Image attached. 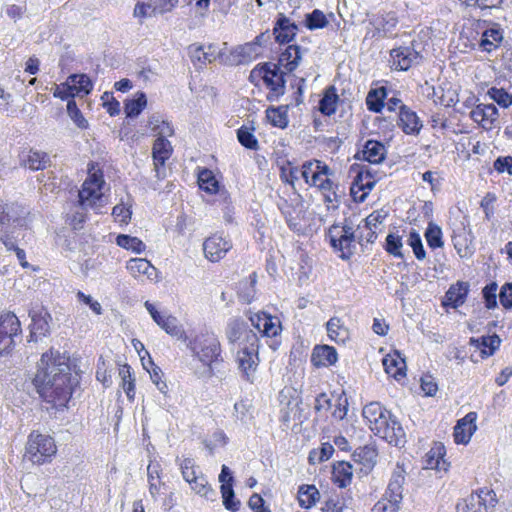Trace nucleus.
Segmentation results:
<instances>
[{"mask_svg": "<svg viewBox=\"0 0 512 512\" xmlns=\"http://www.w3.org/2000/svg\"><path fill=\"white\" fill-rule=\"evenodd\" d=\"M297 31L298 26L294 22H291L284 14H279L273 28V35L277 43H289L294 39Z\"/></svg>", "mask_w": 512, "mask_h": 512, "instance_id": "nucleus-18", "label": "nucleus"}, {"mask_svg": "<svg viewBox=\"0 0 512 512\" xmlns=\"http://www.w3.org/2000/svg\"><path fill=\"white\" fill-rule=\"evenodd\" d=\"M497 284L495 282H491L487 284L483 290V298L485 301V306L487 309H494L497 307Z\"/></svg>", "mask_w": 512, "mask_h": 512, "instance_id": "nucleus-62", "label": "nucleus"}, {"mask_svg": "<svg viewBox=\"0 0 512 512\" xmlns=\"http://www.w3.org/2000/svg\"><path fill=\"white\" fill-rule=\"evenodd\" d=\"M319 497V491L314 485H302L298 491L299 505L303 508H310Z\"/></svg>", "mask_w": 512, "mask_h": 512, "instance_id": "nucleus-44", "label": "nucleus"}, {"mask_svg": "<svg viewBox=\"0 0 512 512\" xmlns=\"http://www.w3.org/2000/svg\"><path fill=\"white\" fill-rule=\"evenodd\" d=\"M404 483V470L397 467V469L392 473L384 497L393 500L394 503H401Z\"/></svg>", "mask_w": 512, "mask_h": 512, "instance_id": "nucleus-26", "label": "nucleus"}, {"mask_svg": "<svg viewBox=\"0 0 512 512\" xmlns=\"http://www.w3.org/2000/svg\"><path fill=\"white\" fill-rule=\"evenodd\" d=\"M189 484L191 485L192 490L207 499L210 498L209 494L215 495L214 490L210 487L207 479L202 474L195 477V480H191Z\"/></svg>", "mask_w": 512, "mask_h": 512, "instance_id": "nucleus-55", "label": "nucleus"}, {"mask_svg": "<svg viewBox=\"0 0 512 512\" xmlns=\"http://www.w3.org/2000/svg\"><path fill=\"white\" fill-rule=\"evenodd\" d=\"M408 245L412 248L415 257L418 260H423L426 257V251L424 249L420 234L416 230H412L409 233Z\"/></svg>", "mask_w": 512, "mask_h": 512, "instance_id": "nucleus-56", "label": "nucleus"}, {"mask_svg": "<svg viewBox=\"0 0 512 512\" xmlns=\"http://www.w3.org/2000/svg\"><path fill=\"white\" fill-rule=\"evenodd\" d=\"M67 112L72 121L81 129L88 127V121L82 115V112L78 108L74 99H70L67 102Z\"/></svg>", "mask_w": 512, "mask_h": 512, "instance_id": "nucleus-57", "label": "nucleus"}, {"mask_svg": "<svg viewBox=\"0 0 512 512\" xmlns=\"http://www.w3.org/2000/svg\"><path fill=\"white\" fill-rule=\"evenodd\" d=\"M119 375L122 379V387L129 400H133L135 396V379L132 377L131 367L123 365L119 369Z\"/></svg>", "mask_w": 512, "mask_h": 512, "instance_id": "nucleus-49", "label": "nucleus"}, {"mask_svg": "<svg viewBox=\"0 0 512 512\" xmlns=\"http://www.w3.org/2000/svg\"><path fill=\"white\" fill-rule=\"evenodd\" d=\"M338 360V354L334 347L329 345H316L312 351L311 362L316 367H328Z\"/></svg>", "mask_w": 512, "mask_h": 512, "instance_id": "nucleus-24", "label": "nucleus"}, {"mask_svg": "<svg viewBox=\"0 0 512 512\" xmlns=\"http://www.w3.org/2000/svg\"><path fill=\"white\" fill-rule=\"evenodd\" d=\"M348 399L344 392L339 394L334 404L335 408L332 412V416L337 420H343L348 412Z\"/></svg>", "mask_w": 512, "mask_h": 512, "instance_id": "nucleus-63", "label": "nucleus"}, {"mask_svg": "<svg viewBox=\"0 0 512 512\" xmlns=\"http://www.w3.org/2000/svg\"><path fill=\"white\" fill-rule=\"evenodd\" d=\"M266 117L272 126L285 129L288 126V106H270L266 109Z\"/></svg>", "mask_w": 512, "mask_h": 512, "instance_id": "nucleus-37", "label": "nucleus"}, {"mask_svg": "<svg viewBox=\"0 0 512 512\" xmlns=\"http://www.w3.org/2000/svg\"><path fill=\"white\" fill-rule=\"evenodd\" d=\"M172 151L173 149L171 143L166 139L165 136L159 135L155 140L152 148L154 169L158 179L165 177L164 172L162 173L161 171V167H164L165 162L170 158Z\"/></svg>", "mask_w": 512, "mask_h": 512, "instance_id": "nucleus-16", "label": "nucleus"}, {"mask_svg": "<svg viewBox=\"0 0 512 512\" xmlns=\"http://www.w3.org/2000/svg\"><path fill=\"white\" fill-rule=\"evenodd\" d=\"M56 451L57 447L51 436L33 431L28 436L24 456L33 464L40 465L50 462Z\"/></svg>", "mask_w": 512, "mask_h": 512, "instance_id": "nucleus-5", "label": "nucleus"}, {"mask_svg": "<svg viewBox=\"0 0 512 512\" xmlns=\"http://www.w3.org/2000/svg\"><path fill=\"white\" fill-rule=\"evenodd\" d=\"M251 404L248 401H238L234 404V416L237 421L247 425L252 419Z\"/></svg>", "mask_w": 512, "mask_h": 512, "instance_id": "nucleus-52", "label": "nucleus"}, {"mask_svg": "<svg viewBox=\"0 0 512 512\" xmlns=\"http://www.w3.org/2000/svg\"><path fill=\"white\" fill-rule=\"evenodd\" d=\"M487 95L503 108H508L512 105V94L503 88L492 87L488 90Z\"/></svg>", "mask_w": 512, "mask_h": 512, "instance_id": "nucleus-53", "label": "nucleus"}, {"mask_svg": "<svg viewBox=\"0 0 512 512\" xmlns=\"http://www.w3.org/2000/svg\"><path fill=\"white\" fill-rule=\"evenodd\" d=\"M159 326L171 336L181 338L184 335V330L182 329V326L179 325L176 317L166 316L159 324Z\"/></svg>", "mask_w": 512, "mask_h": 512, "instance_id": "nucleus-58", "label": "nucleus"}, {"mask_svg": "<svg viewBox=\"0 0 512 512\" xmlns=\"http://www.w3.org/2000/svg\"><path fill=\"white\" fill-rule=\"evenodd\" d=\"M327 334L332 341L336 343H345L349 338L348 329L342 324L338 317H332L326 323Z\"/></svg>", "mask_w": 512, "mask_h": 512, "instance_id": "nucleus-36", "label": "nucleus"}, {"mask_svg": "<svg viewBox=\"0 0 512 512\" xmlns=\"http://www.w3.org/2000/svg\"><path fill=\"white\" fill-rule=\"evenodd\" d=\"M259 342L248 344L243 343L239 345L238 351L236 354V362L238 364V369L240 370L242 377L253 383L255 378V373L259 365Z\"/></svg>", "mask_w": 512, "mask_h": 512, "instance_id": "nucleus-9", "label": "nucleus"}, {"mask_svg": "<svg viewBox=\"0 0 512 512\" xmlns=\"http://www.w3.org/2000/svg\"><path fill=\"white\" fill-rule=\"evenodd\" d=\"M116 243L118 246L127 249L132 250L135 253H141L145 250L146 245L143 243L142 240H140L137 237H133L126 234H120L116 238Z\"/></svg>", "mask_w": 512, "mask_h": 512, "instance_id": "nucleus-48", "label": "nucleus"}, {"mask_svg": "<svg viewBox=\"0 0 512 512\" xmlns=\"http://www.w3.org/2000/svg\"><path fill=\"white\" fill-rule=\"evenodd\" d=\"M469 287V283L463 281H457V283L451 285L445 294L443 305L451 308L462 306L466 301Z\"/></svg>", "mask_w": 512, "mask_h": 512, "instance_id": "nucleus-22", "label": "nucleus"}, {"mask_svg": "<svg viewBox=\"0 0 512 512\" xmlns=\"http://www.w3.org/2000/svg\"><path fill=\"white\" fill-rule=\"evenodd\" d=\"M445 447L441 443H437L431 450L426 454L425 468L435 469L437 471H447L448 463L444 459Z\"/></svg>", "mask_w": 512, "mask_h": 512, "instance_id": "nucleus-30", "label": "nucleus"}, {"mask_svg": "<svg viewBox=\"0 0 512 512\" xmlns=\"http://www.w3.org/2000/svg\"><path fill=\"white\" fill-rule=\"evenodd\" d=\"M338 100L339 96L336 92V88L334 86H329L319 101V111L323 115L331 116L336 112Z\"/></svg>", "mask_w": 512, "mask_h": 512, "instance_id": "nucleus-40", "label": "nucleus"}, {"mask_svg": "<svg viewBox=\"0 0 512 512\" xmlns=\"http://www.w3.org/2000/svg\"><path fill=\"white\" fill-rule=\"evenodd\" d=\"M328 237L331 246L335 251H340V257L349 259L355 251L356 241L363 245V232L356 233L351 225L345 220L344 225H333L329 228Z\"/></svg>", "mask_w": 512, "mask_h": 512, "instance_id": "nucleus-4", "label": "nucleus"}, {"mask_svg": "<svg viewBox=\"0 0 512 512\" xmlns=\"http://www.w3.org/2000/svg\"><path fill=\"white\" fill-rule=\"evenodd\" d=\"M220 491L223 498V505L227 510L237 511L240 508V501L235 499V493L231 483L221 485Z\"/></svg>", "mask_w": 512, "mask_h": 512, "instance_id": "nucleus-50", "label": "nucleus"}, {"mask_svg": "<svg viewBox=\"0 0 512 512\" xmlns=\"http://www.w3.org/2000/svg\"><path fill=\"white\" fill-rule=\"evenodd\" d=\"M257 274L251 273L248 278L241 280L238 284V297L243 303H251L255 297Z\"/></svg>", "mask_w": 512, "mask_h": 512, "instance_id": "nucleus-39", "label": "nucleus"}, {"mask_svg": "<svg viewBox=\"0 0 512 512\" xmlns=\"http://www.w3.org/2000/svg\"><path fill=\"white\" fill-rule=\"evenodd\" d=\"M294 201L295 200H291V202H289L287 199L279 197V200L277 201V207L281 214L284 216L288 227L294 232H299L301 230V224L299 221V215L294 205Z\"/></svg>", "mask_w": 512, "mask_h": 512, "instance_id": "nucleus-27", "label": "nucleus"}, {"mask_svg": "<svg viewBox=\"0 0 512 512\" xmlns=\"http://www.w3.org/2000/svg\"><path fill=\"white\" fill-rule=\"evenodd\" d=\"M387 98V90L384 87L369 91L366 97V105L369 111L380 113L385 107V99Z\"/></svg>", "mask_w": 512, "mask_h": 512, "instance_id": "nucleus-43", "label": "nucleus"}, {"mask_svg": "<svg viewBox=\"0 0 512 512\" xmlns=\"http://www.w3.org/2000/svg\"><path fill=\"white\" fill-rule=\"evenodd\" d=\"M225 334L229 344L238 343L239 346L243 343L259 342L258 335L250 329L247 322L240 318H232L228 321Z\"/></svg>", "mask_w": 512, "mask_h": 512, "instance_id": "nucleus-12", "label": "nucleus"}, {"mask_svg": "<svg viewBox=\"0 0 512 512\" xmlns=\"http://www.w3.org/2000/svg\"><path fill=\"white\" fill-rule=\"evenodd\" d=\"M80 383V374L71 373L69 357L50 350L42 354L33 384L39 395L56 409L66 407Z\"/></svg>", "mask_w": 512, "mask_h": 512, "instance_id": "nucleus-1", "label": "nucleus"}, {"mask_svg": "<svg viewBox=\"0 0 512 512\" xmlns=\"http://www.w3.org/2000/svg\"><path fill=\"white\" fill-rule=\"evenodd\" d=\"M101 173H90L84 181L82 189L79 191V201L82 205L93 206L102 196V187L104 185Z\"/></svg>", "mask_w": 512, "mask_h": 512, "instance_id": "nucleus-13", "label": "nucleus"}, {"mask_svg": "<svg viewBox=\"0 0 512 512\" xmlns=\"http://www.w3.org/2000/svg\"><path fill=\"white\" fill-rule=\"evenodd\" d=\"M428 246L431 249L441 248L444 245L442 230L434 222H429L424 233Z\"/></svg>", "mask_w": 512, "mask_h": 512, "instance_id": "nucleus-46", "label": "nucleus"}, {"mask_svg": "<svg viewBox=\"0 0 512 512\" xmlns=\"http://www.w3.org/2000/svg\"><path fill=\"white\" fill-rule=\"evenodd\" d=\"M68 80L72 87H74L76 95H79L80 93L88 95L93 89L92 81L86 74H71L68 77Z\"/></svg>", "mask_w": 512, "mask_h": 512, "instance_id": "nucleus-45", "label": "nucleus"}, {"mask_svg": "<svg viewBox=\"0 0 512 512\" xmlns=\"http://www.w3.org/2000/svg\"><path fill=\"white\" fill-rule=\"evenodd\" d=\"M400 503L383 497L372 508V512H398Z\"/></svg>", "mask_w": 512, "mask_h": 512, "instance_id": "nucleus-64", "label": "nucleus"}, {"mask_svg": "<svg viewBox=\"0 0 512 512\" xmlns=\"http://www.w3.org/2000/svg\"><path fill=\"white\" fill-rule=\"evenodd\" d=\"M402 238L399 235L389 233L386 237V251L394 257L402 258Z\"/></svg>", "mask_w": 512, "mask_h": 512, "instance_id": "nucleus-59", "label": "nucleus"}, {"mask_svg": "<svg viewBox=\"0 0 512 512\" xmlns=\"http://www.w3.org/2000/svg\"><path fill=\"white\" fill-rule=\"evenodd\" d=\"M338 188V184L333 183L329 178H325L319 183V189L323 193L324 202L328 208H330V204H333L332 208H338L340 202V196L337 193Z\"/></svg>", "mask_w": 512, "mask_h": 512, "instance_id": "nucleus-41", "label": "nucleus"}, {"mask_svg": "<svg viewBox=\"0 0 512 512\" xmlns=\"http://www.w3.org/2000/svg\"><path fill=\"white\" fill-rule=\"evenodd\" d=\"M126 268L134 278L146 276L147 279L152 280L157 273V269L144 258L130 259Z\"/></svg>", "mask_w": 512, "mask_h": 512, "instance_id": "nucleus-29", "label": "nucleus"}, {"mask_svg": "<svg viewBox=\"0 0 512 512\" xmlns=\"http://www.w3.org/2000/svg\"><path fill=\"white\" fill-rule=\"evenodd\" d=\"M332 475L339 488H346L352 482L353 467L349 462L339 461L333 465Z\"/></svg>", "mask_w": 512, "mask_h": 512, "instance_id": "nucleus-32", "label": "nucleus"}, {"mask_svg": "<svg viewBox=\"0 0 512 512\" xmlns=\"http://www.w3.org/2000/svg\"><path fill=\"white\" fill-rule=\"evenodd\" d=\"M28 315L31 318V324L27 342L37 343L50 334L52 317L44 306L38 304L29 309Z\"/></svg>", "mask_w": 512, "mask_h": 512, "instance_id": "nucleus-10", "label": "nucleus"}, {"mask_svg": "<svg viewBox=\"0 0 512 512\" xmlns=\"http://www.w3.org/2000/svg\"><path fill=\"white\" fill-rule=\"evenodd\" d=\"M262 55L258 46L255 43L247 42L243 45H238L231 51L232 61L236 65L248 64Z\"/></svg>", "mask_w": 512, "mask_h": 512, "instance_id": "nucleus-23", "label": "nucleus"}, {"mask_svg": "<svg viewBox=\"0 0 512 512\" xmlns=\"http://www.w3.org/2000/svg\"><path fill=\"white\" fill-rule=\"evenodd\" d=\"M483 113L485 123H482V127L486 130H490L495 127L498 119V109L494 104H483Z\"/></svg>", "mask_w": 512, "mask_h": 512, "instance_id": "nucleus-60", "label": "nucleus"}, {"mask_svg": "<svg viewBox=\"0 0 512 512\" xmlns=\"http://www.w3.org/2000/svg\"><path fill=\"white\" fill-rule=\"evenodd\" d=\"M301 57V47L289 45L280 53L277 65L280 68L284 67L288 72H292L298 67Z\"/></svg>", "mask_w": 512, "mask_h": 512, "instance_id": "nucleus-31", "label": "nucleus"}, {"mask_svg": "<svg viewBox=\"0 0 512 512\" xmlns=\"http://www.w3.org/2000/svg\"><path fill=\"white\" fill-rule=\"evenodd\" d=\"M305 25L309 30L321 29L328 25V20L322 11L315 9L306 15Z\"/></svg>", "mask_w": 512, "mask_h": 512, "instance_id": "nucleus-51", "label": "nucleus"}, {"mask_svg": "<svg viewBox=\"0 0 512 512\" xmlns=\"http://www.w3.org/2000/svg\"><path fill=\"white\" fill-rule=\"evenodd\" d=\"M231 248V242L220 235H213L203 243L205 257L211 262L221 260Z\"/></svg>", "mask_w": 512, "mask_h": 512, "instance_id": "nucleus-15", "label": "nucleus"}, {"mask_svg": "<svg viewBox=\"0 0 512 512\" xmlns=\"http://www.w3.org/2000/svg\"><path fill=\"white\" fill-rule=\"evenodd\" d=\"M21 322L13 312L0 315V356L10 355L22 336Z\"/></svg>", "mask_w": 512, "mask_h": 512, "instance_id": "nucleus-7", "label": "nucleus"}, {"mask_svg": "<svg viewBox=\"0 0 512 512\" xmlns=\"http://www.w3.org/2000/svg\"><path fill=\"white\" fill-rule=\"evenodd\" d=\"M376 184L371 172L361 168L353 180L351 194L355 200L363 202Z\"/></svg>", "mask_w": 512, "mask_h": 512, "instance_id": "nucleus-17", "label": "nucleus"}, {"mask_svg": "<svg viewBox=\"0 0 512 512\" xmlns=\"http://www.w3.org/2000/svg\"><path fill=\"white\" fill-rule=\"evenodd\" d=\"M477 414L475 412L468 413L465 417L460 419L454 427V440L457 444H467L473 433L476 431L475 424Z\"/></svg>", "mask_w": 512, "mask_h": 512, "instance_id": "nucleus-19", "label": "nucleus"}, {"mask_svg": "<svg viewBox=\"0 0 512 512\" xmlns=\"http://www.w3.org/2000/svg\"><path fill=\"white\" fill-rule=\"evenodd\" d=\"M255 74L260 76L265 85L270 89L267 95L268 101H275L279 96L285 93V73L280 69L276 63L265 62L258 64L252 71L250 77Z\"/></svg>", "mask_w": 512, "mask_h": 512, "instance_id": "nucleus-6", "label": "nucleus"}, {"mask_svg": "<svg viewBox=\"0 0 512 512\" xmlns=\"http://www.w3.org/2000/svg\"><path fill=\"white\" fill-rule=\"evenodd\" d=\"M252 130L253 129L242 126L237 131V138L241 145L247 149L256 150L258 148V141L252 133Z\"/></svg>", "mask_w": 512, "mask_h": 512, "instance_id": "nucleus-54", "label": "nucleus"}, {"mask_svg": "<svg viewBox=\"0 0 512 512\" xmlns=\"http://www.w3.org/2000/svg\"><path fill=\"white\" fill-rule=\"evenodd\" d=\"M188 54L197 69H203L207 63H212L217 58V51L214 45L206 48L202 45L191 44L188 47Z\"/></svg>", "mask_w": 512, "mask_h": 512, "instance_id": "nucleus-20", "label": "nucleus"}, {"mask_svg": "<svg viewBox=\"0 0 512 512\" xmlns=\"http://www.w3.org/2000/svg\"><path fill=\"white\" fill-rule=\"evenodd\" d=\"M366 161L372 164L381 163L386 156V148L384 144L377 140H368L362 151Z\"/></svg>", "mask_w": 512, "mask_h": 512, "instance_id": "nucleus-33", "label": "nucleus"}, {"mask_svg": "<svg viewBox=\"0 0 512 512\" xmlns=\"http://www.w3.org/2000/svg\"><path fill=\"white\" fill-rule=\"evenodd\" d=\"M363 418L370 430L378 437L385 439L389 444L401 446L405 443V432L397 420L379 402H370L363 407Z\"/></svg>", "mask_w": 512, "mask_h": 512, "instance_id": "nucleus-2", "label": "nucleus"}, {"mask_svg": "<svg viewBox=\"0 0 512 512\" xmlns=\"http://www.w3.org/2000/svg\"><path fill=\"white\" fill-rule=\"evenodd\" d=\"M353 456L358 457L360 461H362L366 466L370 467L375 464L377 453L374 448L365 446L358 448Z\"/></svg>", "mask_w": 512, "mask_h": 512, "instance_id": "nucleus-61", "label": "nucleus"}, {"mask_svg": "<svg viewBox=\"0 0 512 512\" xmlns=\"http://www.w3.org/2000/svg\"><path fill=\"white\" fill-rule=\"evenodd\" d=\"M398 19L394 13H386L373 22L376 35L381 38L388 37L397 26Z\"/></svg>", "mask_w": 512, "mask_h": 512, "instance_id": "nucleus-35", "label": "nucleus"}, {"mask_svg": "<svg viewBox=\"0 0 512 512\" xmlns=\"http://www.w3.org/2000/svg\"><path fill=\"white\" fill-rule=\"evenodd\" d=\"M20 161L31 170H43L50 162L47 153L30 149L20 154Z\"/></svg>", "mask_w": 512, "mask_h": 512, "instance_id": "nucleus-28", "label": "nucleus"}, {"mask_svg": "<svg viewBox=\"0 0 512 512\" xmlns=\"http://www.w3.org/2000/svg\"><path fill=\"white\" fill-rule=\"evenodd\" d=\"M423 47L415 40L408 45H401L390 51L391 67L397 71H407L420 65L423 60Z\"/></svg>", "mask_w": 512, "mask_h": 512, "instance_id": "nucleus-8", "label": "nucleus"}, {"mask_svg": "<svg viewBox=\"0 0 512 512\" xmlns=\"http://www.w3.org/2000/svg\"><path fill=\"white\" fill-rule=\"evenodd\" d=\"M469 344L480 350L482 359L492 356L500 347L501 339L497 334L470 338Z\"/></svg>", "mask_w": 512, "mask_h": 512, "instance_id": "nucleus-25", "label": "nucleus"}, {"mask_svg": "<svg viewBox=\"0 0 512 512\" xmlns=\"http://www.w3.org/2000/svg\"><path fill=\"white\" fill-rule=\"evenodd\" d=\"M147 105V97L144 92H137L135 97L128 99L124 103L126 117L135 118L141 114Z\"/></svg>", "mask_w": 512, "mask_h": 512, "instance_id": "nucleus-42", "label": "nucleus"}, {"mask_svg": "<svg viewBox=\"0 0 512 512\" xmlns=\"http://www.w3.org/2000/svg\"><path fill=\"white\" fill-rule=\"evenodd\" d=\"M494 496L492 490L480 489L459 502L457 510L458 512H488L490 507L495 506Z\"/></svg>", "mask_w": 512, "mask_h": 512, "instance_id": "nucleus-11", "label": "nucleus"}, {"mask_svg": "<svg viewBox=\"0 0 512 512\" xmlns=\"http://www.w3.org/2000/svg\"><path fill=\"white\" fill-rule=\"evenodd\" d=\"M383 366L388 375L394 377L396 380H400L405 376L406 363L405 360L399 357L388 355L383 359Z\"/></svg>", "mask_w": 512, "mask_h": 512, "instance_id": "nucleus-38", "label": "nucleus"}, {"mask_svg": "<svg viewBox=\"0 0 512 512\" xmlns=\"http://www.w3.org/2000/svg\"><path fill=\"white\" fill-rule=\"evenodd\" d=\"M250 322L262 336L276 337L282 330L279 319L264 312L251 315Z\"/></svg>", "mask_w": 512, "mask_h": 512, "instance_id": "nucleus-14", "label": "nucleus"}, {"mask_svg": "<svg viewBox=\"0 0 512 512\" xmlns=\"http://www.w3.org/2000/svg\"><path fill=\"white\" fill-rule=\"evenodd\" d=\"M398 125L405 134H418L422 128V123L417 114L406 105H400L398 115Z\"/></svg>", "mask_w": 512, "mask_h": 512, "instance_id": "nucleus-21", "label": "nucleus"}, {"mask_svg": "<svg viewBox=\"0 0 512 512\" xmlns=\"http://www.w3.org/2000/svg\"><path fill=\"white\" fill-rule=\"evenodd\" d=\"M198 184L202 190L210 194L216 193L219 189V183L216 180L213 172L209 169H203L199 172Z\"/></svg>", "mask_w": 512, "mask_h": 512, "instance_id": "nucleus-47", "label": "nucleus"}, {"mask_svg": "<svg viewBox=\"0 0 512 512\" xmlns=\"http://www.w3.org/2000/svg\"><path fill=\"white\" fill-rule=\"evenodd\" d=\"M187 348L192 356L202 363L203 368L195 371L198 378H211L215 364L223 362L222 348L217 335L212 331H202L194 336L185 337Z\"/></svg>", "mask_w": 512, "mask_h": 512, "instance_id": "nucleus-3", "label": "nucleus"}, {"mask_svg": "<svg viewBox=\"0 0 512 512\" xmlns=\"http://www.w3.org/2000/svg\"><path fill=\"white\" fill-rule=\"evenodd\" d=\"M502 40L501 29L498 26H493L482 33L479 45L483 51L491 52L500 45Z\"/></svg>", "mask_w": 512, "mask_h": 512, "instance_id": "nucleus-34", "label": "nucleus"}]
</instances>
